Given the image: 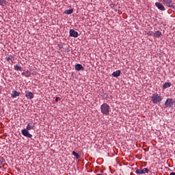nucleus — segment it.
<instances>
[{
	"instance_id": "dca6fc26",
	"label": "nucleus",
	"mask_w": 175,
	"mask_h": 175,
	"mask_svg": "<svg viewBox=\"0 0 175 175\" xmlns=\"http://www.w3.org/2000/svg\"><path fill=\"white\" fill-rule=\"evenodd\" d=\"M14 70H17L18 72H22L23 68H21V66H18V64H16L14 66Z\"/></svg>"
},
{
	"instance_id": "4468645a",
	"label": "nucleus",
	"mask_w": 175,
	"mask_h": 175,
	"mask_svg": "<svg viewBox=\"0 0 175 175\" xmlns=\"http://www.w3.org/2000/svg\"><path fill=\"white\" fill-rule=\"evenodd\" d=\"M13 58H14V57H13L12 55H10L9 56H7L5 59L7 61V62H10V61H13Z\"/></svg>"
},
{
	"instance_id": "2eb2a0df",
	"label": "nucleus",
	"mask_w": 175,
	"mask_h": 175,
	"mask_svg": "<svg viewBox=\"0 0 175 175\" xmlns=\"http://www.w3.org/2000/svg\"><path fill=\"white\" fill-rule=\"evenodd\" d=\"M170 87H172V83L170 82H166L163 85L164 90H165V88H169Z\"/></svg>"
},
{
	"instance_id": "0eeeda50",
	"label": "nucleus",
	"mask_w": 175,
	"mask_h": 175,
	"mask_svg": "<svg viewBox=\"0 0 175 175\" xmlns=\"http://www.w3.org/2000/svg\"><path fill=\"white\" fill-rule=\"evenodd\" d=\"M155 5L157 6V8L159 10H162L163 12H164V10H165V6H163V4L161 3H159V2H156V3H155Z\"/></svg>"
},
{
	"instance_id": "6e6552de",
	"label": "nucleus",
	"mask_w": 175,
	"mask_h": 175,
	"mask_svg": "<svg viewBox=\"0 0 175 175\" xmlns=\"http://www.w3.org/2000/svg\"><path fill=\"white\" fill-rule=\"evenodd\" d=\"M25 96L27 99H33V93L31 92H25Z\"/></svg>"
},
{
	"instance_id": "7ed1b4c3",
	"label": "nucleus",
	"mask_w": 175,
	"mask_h": 175,
	"mask_svg": "<svg viewBox=\"0 0 175 175\" xmlns=\"http://www.w3.org/2000/svg\"><path fill=\"white\" fill-rule=\"evenodd\" d=\"M100 110L105 116H110V106L107 103H103L100 106Z\"/></svg>"
},
{
	"instance_id": "423d86ee",
	"label": "nucleus",
	"mask_w": 175,
	"mask_h": 175,
	"mask_svg": "<svg viewBox=\"0 0 175 175\" xmlns=\"http://www.w3.org/2000/svg\"><path fill=\"white\" fill-rule=\"evenodd\" d=\"M165 105L167 107H172V106H173V99L167 98L165 103Z\"/></svg>"
},
{
	"instance_id": "aec40b11",
	"label": "nucleus",
	"mask_w": 175,
	"mask_h": 175,
	"mask_svg": "<svg viewBox=\"0 0 175 175\" xmlns=\"http://www.w3.org/2000/svg\"><path fill=\"white\" fill-rule=\"evenodd\" d=\"M136 174H143V169H137L135 171Z\"/></svg>"
},
{
	"instance_id": "6ab92c4d",
	"label": "nucleus",
	"mask_w": 175,
	"mask_h": 175,
	"mask_svg": "<svg viewBox=\"0 0 175 175\" xmlns=\"http://www.w3.org/2000/svg\"><path fill=\"white\" fill-rule=\"evenodd\" d=\"M65 14H72L73 13V9L66 10L64 11Z\"/></svg>"
},
{
	"instance_id": "f03ea898",
	"label": "nucleus",
	"mask_w": 175,
	"mask_h": 175,
	"mask_svg": "<svg viewBox=\"0 0 175 175\" xmlns=\"http://www.w3.org/2000/svg\"><path fill=\"white\" fill-rule=\"evenodd\" d=\"M150 99L154 105H159V103H161L163 100V98L162 97L161 94L155 92L152 94V96H150Z\"/></svg>"
},
{
	"instance_id": "39448f33",
	"label": "nucleus",
	"mask_w": 175,
	"mask_h": 175,
	"mask_svg": "<svg viewBox=\"0 0 175 175\" xmlns=\"http://www.w3.org/2000/svg\"><path fill=\"white\" fill-rule=\"evenodd\" d=\"M70 36H72V38H77L79 36V33L75 29H70Z\"/></svg>"
},
{
	"instance_id": "20e7f679",
	"label": "nucleus",
	"mask_w": 175,
	"mask_h": 175,
	"mask_svg": "<svg viewBox=\"0 0 175 175\" xmlns=\"http://www.w3.org/2000/svg\"><path fill=\"white\" fill-rule=\"evenodd\" d=\"M163 5H166L168 8H173L174 3L172 0H162Z\"/></svg>"
},
{
	"instance_id": "b1692460",
	"label": "nucleus",
	"mask_w": 175,
	"mask_h": 175,
	"mask_svg": "<svg viewBox=\"0 0 175 175\" xmlns=\"http://www.w3.org/2000/svg\"><path fill=\"white\" fill-rule=\"evenodd\" d=\"M170 175H175V172H172L170 174Z\"/></svg>"
},
{
	"instance_id": "a211bd4d",
	"label": "nucleus",
	"mask_w": 175,
	"mask_h": 175,
	"mask_svg": "<svg viewBox=\"0 0 175 175\" xmlns=\"http://www.w3.org/2000/svg\"><path fill=\"white\" fill-rule=\"evenodd\" d=\"M72 154L74 155V157H75L76 159H80V154H79V153L76 152L75 151H72Z\"/></svg>"
},
{
	"instance_id": "9b49d317",
	"label": "nucleus",
	"mask_w": 175,
	"mask_h": 175,
	"mask_svg": "<svg viewBox=\"0 0 175 175\" xmlns=\"http://www.w3.org/2000/svg\"><path fill=\"white\" fill-rule=\"evenodd\" d=\"M22 75L25 76V77H31V71L29 70H25L23 72H22Z\"/></svg>"
},
{
	"instance_id": "393cba45",
	"label": "nucleus",
	"mask_w": 175,
	"mask_h": 175,
	"mask_svg": "<svg viewBox=\"0 0 175 175\" xmlns=\"http://www.w3.org/2000/svg\"><path fill=\"white\" fill-rule=\"evenodd\" d=\"M1 90H0V94H1Z\"/></svg>"
},
{
	"instance_id": "f3484780",
	"label": "nucleus",
	"mask_w": 175,
	"mask_h": 175,
	"mask_svg": "<svg viewBox=\"0 0 175 175\" xmlns=\"http://www.w3.org/2000/svg\"><path fill=\"white\" fill-rule=\"evenodd\" d=\"M6 5H8V1L0 0V6H6Z\"/></svg>"
},
{
	"instance_id": "5701e85b",
	"label": "nucleus",
	"mask_w": 175,
	"mask_h": 175,
	"mask_svg": "<svg viewBox=\"0 0 175 175\" xmlns=\"http://www.w3.org/2000/svg\"><path fill=\"white\" fill-rule=\"evenodd\" d=\"M58 100H61V98H59V97H56V98H55V102H58Z\"/></svg>"
},
{
	"instance_id": "4be33fe9",
	"label": "nucleus",
	"mask_w": 175,
	"mask_h": 175,
	"mask_svg": "<svg viewBox=\"0 0 175 175\" xmlns=\"http://www.w3.org/2000/svg\"><path fill=\"white\" fill-rule=\"evenodd\" d=\"M148 36H154V31H149L147 33Z\"/></svg>"
},
{
	"instance_id": "412c9836",
	"label": "nucleus",
	"mask_w": 175,
	"mask_h": 175,
	"mask_svg": "<svg viewBox=\"0 0 175 175\" xmlns=\"http://www.w3.org/2000/svg\"><path fill=\"white\" fill-rule=\"evenodd\" d=\"M148 172H150L148 168H144V169H142V174H146V173H148Z\"/></svg>"
},
{
	"instance_id": "9d476101",
	"label": "nucleus",
	"mask_w": 175,
	"mask_h": 175,
	"mask_svg": "<svg viewBox=\"0 0 175 175\" xmlns=\"http://www.w3.org/2000/svg\"><path fill=\"white\" fill-rule=\"evenodd\" d=\"M12 94H11L12 98H14L16 96H20V92H17L16 90H13Z\"/></svg>"
},
{
	"instance_id": "f257e3e1",
	"label": "nucleus",
	"mask_w": 175,
	"mask_h": 175,
	"mask_svg": "<svg viewBox=\"0 0 175 175\" xmlns=\"http://www.w3.org/2000/svg\"><path fill=\"white\" fill-rule=\"evenodd\" d=\"M35 129V123L29 122L27 124L26 129H24L21 131V133L23 136H25V137L31 138L32 137V135L29 133L28 131H31V129Z\"/></svg>"
},
{
	"instance_id": "1a4fd4ad",
	"label": "nucleus",
	"mask_w": 175,
	"mask_h": 175,
	"mask_svg": "<svg viewBox=\"0 0 175 175\" xmlns=\"http://www.w3.org/2000/svg\"><path fill=\"white\" fill-rule=\"evenodd\" d=\"M75 70H77V71L84 70V67H83V65L81 64H77L75 66Z\"/></svg>"
},
{
	"instance_id": "f8f14e48",
	"label": "nucleus",
	"mask_w": 175,
	"mask_h": 175,
	"mask_svg": "<svg viewBox=\"0 0 175 175\" xmlns=\"http://www.w3.org/2000/svg\"><path fill=\"white\" fill-rule=\"evenodd\" d=\"M121 75V71L120 70H116L112 73L113 77H118Z\"/></svg>"
},
{
	"instance_id": "ddd939ff",
	"label": "nucleus",
	"mask_w": 175,
	"mask_h": 175,
	"mask_svg": "<svg viewBox=\"0 0 175 175\" xmlns=\"http://www.w3.org/2000/svg\"><path fill=\"white\" fill-rule=\"evenodd\" d=\"M154 38H161V36H162V32H161L160 31H157L155 33H154Z\"/></svg>"
}]
</instances>
